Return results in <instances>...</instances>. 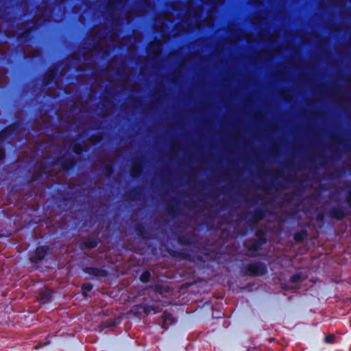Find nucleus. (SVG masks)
I'll return each instance as SVG.
<instances>
[{
    "mask_svg": "<svg viewBox=\"0 0 351 351\" xmlns=\"http://www.w3.org/2000/svg\"><path fill=\"white\" fill-rule=\"evenodd\" d=\"M261 243L256 241L253 243V245L250 247L252 250H257L259 247Z\"/></svg>",
    "mask_w": 351,
    "mask_h": 351,
    "instance_id": "12",
    "label": "nucleus"
},
{
    "mask_svg": "<svg viewBox=\"0 0 351 351\" xmlns=\"http://www.w3.org/2000/svg\"><path fill=\"white\" fill-rule=\"evenodd\" d=\"M47 75L49 77V80H51L53 75V72H52V71L49 72Z\"/></svg>",
    "mask_w": 351,
    "mask_h": 351,
    "instance_id": "21",
    "label": "nucleus"
},
{
    "mask_svg": "<svg viewBox=\"0 0 351 351\" xmlns=\"http://www.w3.org/2000/svg\"><path fill=\"white\" fill-rule=\"evenodd\" d=\"M151 274L149 271H144L141 276V280L143 282H147L149 280Z\"/></svg>",
    "mask_w": 351,
    "mask_h": 351,
    "instance_id": "8",
    "label": "nucleus"
},
{
    "mask_svg": "<svg viewBox=\"0 0 351 351\" xmlns=\"http://www.w3.org/2000/svg\"><path fill=\"white\" fill-rule=\"evenodd\" d=\"M174 322L175 319L171 314L167 312H165L163 313L162 328L167 329L171 324H172Z\"/></svg>",
    "mask_w": 351,
    "mask_h": 351,
    "instance_id": "2",
    "label": "nucleus"
},
{
    "mask_svg": "<svg viewBox=\"0 0 351 351\" xmlns=\"http://www.w3.org/2000/svg\"><path fill=\"white\" fill-rule=\"evenodd\" d=\"M202 2L205 3H208L210 2H212L213 0H201ZM224 1V0H213V3L214 5H217V4H221V3H223V2Z\"/></svg>",
    "mask_w": 351,
    "mask_h": 351,
    "instance_id": "11",
    "label": "nucleus"
},
{
    "mask_svg": "<svg viewBox=\"0 0 351 351\" xmlns=\"http://www.w3.org/2000/svg\"><path fill=\"white\" fill-rule=\"evenodd\" d=\"M95 245V243H90L88 247H93Z\"/></svg>",
    "mask_w": 351,
    "mask_h": 351,
    "instance_id": "23",
    "label": "nucleus"
},
{
    "mask_svg": "<svg viewBox=\"0 0 351 351\" xmlns=\"http://www.w3.org/2000/svg\"><path fill=\"white\" fill-rule=\"evenodd\" d=\"M190 15H191V12L187 10V16H186V19L182 21V23L188 24V21H189V19H190Z\"/></svg>",
    "mask_w": 351,
    "mask_h": 351,
    "instance_id": "14",
    "label": "nucleus"
},
{
    "mask_svg": "<svg viewBox=\"0 0 351 351\" xmlns=\"http://www.w3.org/2000/svg\"><path fill=\"white\" fill-rule=\"evenodd\" d=\"M333 339H334V336L332 335H329L326 337V342H332Z\"/></svg>",
    "mask_w": 351,
    "mask_h": 351,
    "instance_id": "15",
    "label": "nucleus"
},
{
    "mask_svg": "<svg viewBox=\"0 0 351 351\" xmlns=\"http://www.w3.org/2000/svg\"><path fill=\"white\" fill-rule=\"evenodd\" d=\"M182 25H183L182 23H180V24H178V26L180 27V26H182Z\"/></svg>",
    "mask_w": 351,
    "mask_h": 351,
    "instance_id": "25",
    "label": "nucleus"
},
{
    "mask_svg": "<svg viewBox=\"0 0 351 351\" xmlns=\"http://www.w3.org/2000/svg\"><path fill=\"white\" fill-rule=\"evenodd\" d=\"M125 0H110L109 2V5L110 7L117 6V5H121Z\"/></svg>",
    "mask_w": 351,
    "mask_h": 351,
    "instance_id": "10",
    "label": "nucleus"
},
{
    "mask_svg": "<svg viewBox=\"0 0 351 351\" xmlns=\"http://www.w3.org/2000/svg\"><path fill=\"white\" fill-rule=\"evenodd\" d=\"M191 29H192V27H189L186 29V31H190Z\"/></svg>",
    "mask_w": 351,
    "mask_h": 351,
    "instance_id": "24",
    "label": "nucleus"
},
{
    "mask_svg": "<svg viewBox=\"0 0 351 351\" xmlns=\"http://www.w3.org/2000/svg\"><path fill=\"white\" fill-rule=\"evenodd\" d=\"M214 19L211 15L208 16L204 21H202V23H197L196 27L200 28L202 26L208 25V26H212L213 25Z\"/></svg>",
    "mask_w": 351,
    "mask_h": 351,
    "instance_id": "4",
    "label": "nucleus"
},
{
    "mask_svg": "<svg viewBox=\"0 0 351 351\" xmlns=\"http://www.w3.org/2000/svg\"><path fill=\"white\" fill-rule=\"evenodd\" d=\"M159 21H161L160 26L158 27L157 29H158V32H163V29H164V26L165 25V21H171V19L169 17H164V18H160Z\"/></svg>",
    "mask_w": 351,
    "mask_h": 351,
    "instance_id": "9",
    "label": "nucleus"
},
{
    "mask_svg": "<svg viewBox=\"0 0 351 351\" xmlns=\"http://www.w3.org/2000/svg\"><path fill=\"white\" fill-rule=\"evenodd\" d=\"M141 170V165L135 163L131 169V175L133 177H136L140 174Z\"/></svg>",
    "mask_w": 351,
    "mask_h": 351,
    "instance_id": "6",
    "label": "nucleus"
},
{
    "mask_svg": "<svg viewBox=\"0 0 351 351\" xmlns=\"http://www.w3.org/2000/svg\"><path fill=\"white\" fill-rule=\"evenodd\" d=\"M348 202L350 204H351V194H350L348 197Z\"/></svg>",
    "mask_w": 351,
    "mask_h": 351,
    "instance_id": "22",
    "label": "nucleus"
},
{
    "mask_svg": "<svg viewBox=\"0 0 351 351\" xmlns=\"http://www.w3.org/2000/svg\"><path fill=\"white\" fill-rule=\"evenodd\" d=\"M47 249L45 247H39L36 249V256L38 260H41L46 254Z\"/></svg>",
    "mask_w": 351,
    "mask_h": 351,
    "instance_id": "5",
    "label": "nucleus"
},
{
    "mask_svg": "<svg viewBox=\"0 0 351 351\" xmlns=\"http://www.w3.org/2000/svg\"><path fill=\"white\" fill-rule=\"evenodd\" d=\"M300 280V276L298 274L294 275L291 278V281L293 282H298Z\"/></svg>",
    "mask_w": 351,
    "mask_h": 351,
    "instance_id": "13",
    "label": "nucleus"
},
{
    "mask_svg": "<svg viewBox=\"0 0 351 351\" xmlns=\"http://www.w3.org/2000/svg\"><path fill=\"white\" fill-rule=\"evenodd\" d=\"M266 271V268L261 264L254 263L247 266V271L252 276H262Z\"/></svg>",
    "mask_w": 351,
    "mask_h": 351,
    "instance_id": "1",
    "label": "nucleus"
},
{
    "mask_svg": "<svg viewBox=\"0 0 351 351\" xmlns=\"http://www.w3.org/2000/svg\"><path fill=\"white\" fill-rule=\"evenodd\" d=\"M82 288L87 291H90L93 288V286L90 284L84 285Z\"/></svg>",
    "mask_w": 351,
    "mask_h": 351,
    "instance_id": "16",
    "label": "nucleus"
},
{
    "mask_svg": "<svg viewBox=\"0 0 351 351\" xmlns=\"http://www.w3.org/2000/svg\"><path fill=\"white\" fill-rule=\"evenodd\" d=\"M201 10H197V11H195V13H194V16H195V19H197V16L199 15V12H200Z\"/></svg>",
    "mask_w": 351,
    "mask_h": 351,
    "instance_id": "20",
    "label": "nucleus"
},
{
    "mask_svg": "<svg viewBox=\"0 0 351 351\" xmlns=\"http://www.w3.org/2000/svg\"><path fill=\"white\" fill-rule=\"evenodd\" d=\"M38 348H40V346H39V345H38V346H36V349H38Z\"/></svg>",
    "mask_w": 351,
    "mask_h": 351,
    "instance_id": "27",
    "label": "nucleus"
},
{
    "mask_svg": "<svg viewBox=\"0 0 351 351\" xmlns=\"http://www.w3.org/2000/svg\"><path fill=\"white\" fill-rule=\"evenodd\" d=\"M334 216L337 219H341L343 215L342 212H338L337 213H334Z\"/></svg>",
    "mask_w": 351,
    "mask_h": 351,
    "instance_id": "17",
    "label": "nucleus"
},
{
    "mask_svg": "<svg viewBox=\"0 0 351 351\" xmlns=\"http://www.w3.org/2000/svg\"><path fill=\"white\" fill-rule=\"evenodd\" d=\"M86 271L89 274H92L95 276H104L105 275V271H102V270H99V269H95V268H88L86 269Z\"/></svg>",
    "mask_w": 351,
    "mask_h": 351,
    "instance_id": "7",
    "label": "nucleus"
},
{
    "mask_svg": "<svg viewBox=\"0 0 351 351\" xmlns=\"http://www.w3.org/2000/svg\"><path fill=\"white\" fill-rule=\"evenodd\" d=\"M161 41L151 43L149 45V51L152 53L154 56H158L161 52Z\"/></svg>",
    "mask_w": 351,
    "mask_h": 351,
    "instance_id": "3",
    "label": "nucleus"
},
{
    "mask_svg": "<svg viewBox=\"0 0 351 351\" xmlns=\"http://www.w3.org/2000/svg\"><path fill=\"white\" fill-rule=\"evenodd\" d=\"M82 151V149L79 147L78 146H75L74 147V152L77 154H80Z\"/></svg>",
    "mask_w": 351,
    "mask_h": 351,
    "instance_id": "18",
    "label": "nucleus"
},
{
    "mask_svg": "<svg viewBox=\"0 0 351 351\" xmlns=\"http://www.w3.org/2000/svg\"><path fill=\"white\" fill-rule=\"evenodd\" d=\"M8 130H4L3 132H2V134H3L4 133H5L7 132Z\"/></svg>",
    "mask_w": 351,
    "mask_h": 351,
    "instance_id": "26",
    "label": "nucleus"
},
{
    "mask_svg": "<svg viewBox=\"0 0 351 351\" xmlns=\"http://www.w3.org/2000/svg\"><path fill=\"white\" fill-rule=\"evenodd\" d=\"M3 157H4V152L3 151L2 149H0V160L3 158Z\"/></svg>",
    "mask_w": 351,
    "mask_h": 351,
    "instance_id": "19",
    "label": "nucleus"
}]
</instances>
